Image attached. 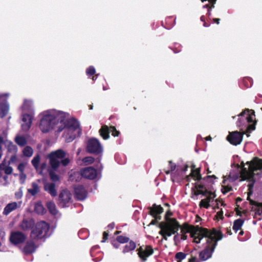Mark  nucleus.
<instances>
[{
	"label": "nucleus",
	"mask_w": 262,
	"mask_h": 262,
	"mask_svg": "<svg viewBox=\"0 0 262 262\" xmlns=\"http://www.w3.org/2000/svg\"><path fill=\"white\" fill-rule=\"evenodd\" d=\"M39 117V127L42 133L53 129L61 132L66 128L63 136L67 142H72L81 134L79 121L67 112L50 109L41 112Z\"/></svg>",
	"instance_id": "obj_1"
},
{
	"label": "nucleus",
	"mask_w": 262,
	"mask_h": 262,
	"mask_svg": "<svg viewBox=\"0 0 262 262\" xmlns=\"http://www.w3.org/2000/svg\"><path fill=\"white\" fill-rule=\"evenodd\" d=\"M262 177V159L255 158L250 162H247L245 164L243 162L241 166L237 165L233 167L228 177H224L223 182L222 191L224 193L231 190V187L227 184L228 181L233 182L238 178H241V181L246 180L248 182L247 200L249 201L252 206L251 209L255 211L256 215L262 214V203L256 202L250 198V195L252 193V188L257 178Z\"/></svg>",
	"instance_id": "obj_2"
},
{
	"label": "nucleus",
	"mask_w": 262,
	"mask_h": 262,
	"mask_svg": "<svg viewBox=\"0 0 262 262\" xmlns=\"http://www.w3.org/2000/svg\"><path fill=\"white\" fill-rule=\"evenodd\" d=\"M187 233H190L193 242L202 244L204 246V249L200 253L199 255L200 258L204 261L211 257L217 241L223 238V234L219 230L214 229L208 230L191 225H185L181 229V233L174 235V241L177 243L186 239Z\"/></svg>",
	"instance_id": "obj_3"
},
{
	"label": "nucleus",
	"mask_w": 262,
	"mask_h": 262,
	"mask_svg": "<svg viewBox=\"0 0 262 262\" xmlns=\"http://www.w3.org/2000/svg\"><path fill=\"white\" fill-rule=\"evenodd\" d=\"M167 215L168 214L165 216V220L161 222L159 224V227L161 229L159 234L165 240L167 239L168 237L175 234L176 233H177V235L181 234L182 227L185 225H188V224H184L181 226L176 219L168 217Z\"/></svg>",
	"instance_id": "obj_4"
},
{
	"label": "nucleus",
	"mask_w": 262,
	"mask_h": 262,
	"mask_svg": "<svg viewBox=\"0 0 262 262\" xmlns=\"http://www.w3.org/2000/svg\"><path fill=\"white\" fill-rule=\"evenodd\" d=\"M237 125L241 127V130H246L247 137L249 133L255 129V118L254 112L253 110H246L238 116Z\"/></svg>",
	"instance_id": "obj_5"
},
{
	"label": "nucleus",
	"mask_w": 262,
	"mask_h": 262,
	"mask_svg": "<svg viewBox=\"0 0 262 262\" xmlns=\"http://www.w3.org/2000/svg\"><path fill=\"white\" fill-rule=\"evenodd\" d=\"M193 186L192 187V193L193 194L198 195L202 194L205 198L202 199L199 204L200 207L208 208L211 206H214V199L216 195L214 192L207 191L206 189L199 181L192 183Z\"/></svg>",
	"instance_id": "obj_6"
},
{
	"label": "nucleus",
	"mask_w": 262,
	"mask_h": 262,
	"mask_svg": "<svg viewBox=\"0 0 262 262\" xmlns=\"http://www.w3.org/2000/svg\"><path fill=\"white\" fill-rule=\"evenodd\" d=\"M49 229V225L43 221L39 222L33 229L31 237L34 239H41L46 236Z\"/></svg>",
	"instance_id": "obj_7"
},
{
	"label": "nucleus",
	"mask_w": 262,
	"mask_h": 262,
	"mask_svg": "<svg viewBox=\"0 0 262 262\" xmlns=\"http://www.w3.org/2000/svg\"><path fill=\"white\" fill-rule=\"evenodd\" d=\"M66 152L61 150L58 149L55 151L52 152L49 156L50 164L52 167L55 169L58 167L60 164V160L64 157Z\"/></svg>",
	"instance_id": "obj_8"
},
{
	"label": "nucleus",
	"mask_w": 262,
	"mask_h": 262,
	"mask_svg": "<svg viewBox=\"0 0 262 262\" xmlns=\"http://www.w3.org/2000/svg\"><path fill=\"white\" fill-rule=\"evenodd\" d=\"M72 195L68 190H62L59 195L58 204L61 207H69L72 203Z\"/></svg>",
	"instance_id": "obj_9"
},
{
	"label": "nucleus",
	"mask_w": 262,
	"mask_h": 262,
	"mask_svg": "<svg viewBox=\"0 0 262 262\" xmlns=\"http://www.w3.org/2000/svg\"><path fill=\"white\" fill-rule=\"evenodd\" d=\"M87 150L90 153L99 154L102 152V147L98 140L91 139L88 141Z\"/></svg>",
	"instance_id": "obj_10"
},
{
	"label": "nucleus",
	"mask_w": 262,
	"mask_h": 262,
	"mask_svg": "<svg viewBox=\"0 0 262 262\" xmlns=\"http://www.w3.org/2000/svg\"><path fill=\"white\" fill-rule=\"evenodd\" d=\"M163 211V209L160 205L154 204L149 208L150 214L155 219L151 221L150 225H155L158 221L161 220L160 214Z\"/></svg>",
	"instance_id": "obj_11"
},
{
	"label": "nucleus",
	"mask_w": 262,
	"mask_h": 262,
	"mask_svg": "<svg viewBox=\"0 0 262 262\" xmlns=\"http://www.w3.org/2000/svg\"><path fill=\"white\" fill-rule=\"evenodd\" d=\"M101 136L105 140L108 139L109 134L112 133V136L114 137L118 136L119 132L116 130L114 126L108 127L106 125H103L99 130Z\"/></svg>",
	"instance_id": "obj_12"
},
{
	"label": "nucleus",
	"mask_w": 262,
	"mask_h": 262,
	"mask_svg": "<svg viewBox=\"0 0 262 262\" xmlns=\"http://www.w3.org/2000/svg\"><path fill=\"white\" fill-rule=\"evenodd\" d=\"M242 133L235 131L230 133L229 135L227 137V140L232 144L237 145L239 144L243 139V135L246 134V132L242 130Z\"/></svg>",
	"instance_id": "obj_13"
},
{
	"label": "nucleus",
	"mask_w": 262,
	"mask_h": 262,
	"mask_svg": "<svg viewBox=\"0 0 262 262\" xmlns=\"http://www.w3.org/2000/svg\"><path fill=\"white\" fill-rule=\"evenodd\" d=\"M137 251L139 257L143 261H146L147 257L151 255L154 252L152 248L150 246H142Z\"/></svg>",
	"instance_id": "obj_14"
},
{
	"label": "nucleus",
	"mask_w": 262,
	"mask_h": 262,
	"mask_svg": "<svg viewBox=\"0 0 262 262\" xmlns=\"http://www.w3.org/2000/svg\"><path fill=\"white\" fill-rule=\"evenodd\" d=\"M81 176L86 179L94 180L98 177L99 173L92 167H88L80 170Z\"/></svg>",
	"instance_id": "obj_15"
},
{
	"label": "nucleus",
	"mask_w": 262,
	"mask_h": 262,
	"mask_svg": "<svg viewBox=\"0 0 262 262\" xmlns=\"http://www.w3.org/2000/svg\"><path fill=\"white\" fill-rule=\"evenodd\" d=\"M26 238V235L20 231L12 232L10 236V241L14 245H18L23 243Z\"/></svg>",
	"instance_id": "obj_16"
},
{
	"label": "nucleus",
	"mask_w": 262,
	"mask_h": 262,
	"mask_svg": "<svg viewBox=\"0 0 262 262\" xmlns=\"http://www.w3.org/2000/svg\"><path fill=\"white\" fill-rule=\"evenodd\" d=\"M33 116V114H28L26 113H24L21 119V126L24 130H27L30 128L32 124Z\"/></svg>",
	"instance_id": "obj_17"
},
{
	"label": "nucleus",
	"mask_w": 262,
	"mask_h": 262,
	"mask_svg": "<svg viewBox=\"0 0 262 262\" xmlns=\"http://www.w3.org/2000/svg\"><path fill=\"white\" fill-rule=\"evenodd\" d=\"M21 203L20 202L18 203L16 202H12L7 205V206L4 208L3 211V214L7 215L12 211L15 210L17 208L19 207L21 205Z\"/></svg>",
	"instance_id": "obj_18"
},
{
	"label": "nucleus",
	"mask_w": 262,
	"mask_h": 262,
	"mask_svg": "<svg viewBox=\"0 0 262 262\" xmlns=\"http://www.w3.org/2000/svg\"><path fill=\"white\" fill-rule=\"evenodd\" d=\"M23 113L29 112L34 114L33 103L31 100H25L21 106Z\"/></svg>",
	"instance_id": "obj_19"
},
{
	"label": "nucleus",
	"mask_w": 262,
	"mask_h": 262,
	"mask_svg": "<svg viewBox=\"0 0 262 262\" xmlns=\"http://www.w3.org/2000/svg\"><path fill=\"white\" fill-rule=\"evenodd\" d=\"M34 224V222L32 219H25L20 224L19 227L23 230H28L31 229Z\"/></svg>",
	"instance_id": "obj_20"
},
{
	"label": "nucleus",
	"mask_w": 262,
	"mask_h": 262,
	"mask_svg": "<svg viewBox=\"0 0 262 262\" xmlns=\"http://www.w3.org/2000/svg\"><path fill=\"white\" fill-rule=\"evenodd\" d=\"M75 194L80 200H84L86 196V192L84 188L81 186H78L75 189Z\"/></svg>",
	"instance_id": "obj_21"
},
{
	"label": "nucleus",
	"mask_w": 262,
	"mask_h": 262,
	"mask_svg": "<svg viewBox=\"0 0 262 262\" xmlns=\"http://www.w3.org/2000/svg\"><path fill=\"white\" fill-rule=\"evenodd\" d=\"M44 189L53 196H55L57 195V191L55 189V185L54 183H46L44 186Z\"/></svg>",
	"instance_id": "obj_22"
},
{
	"label": "nucleus",
	"mask_w": 262,
	"mask_h": 262,
	"mask_svg": "<svg viewBox=\"0 0 262 262\" xmlns=\"http://www.w3.org/2000/svg\"><path fill=\"white\" fill-rule=\"evenodd\" d=\"M191 178H192L194 181L199 180L201 179L199 168H196L195 169H191V172L190 174L186 178L187 181H190Z\"/></svg>",
	"instance_id": "obj_23"
},
{
	"label": "nucleus",
	"mask_w": 262,
	"mask_h": 262,
	"mask_svg": "<svg viewBox=\"0 0 262 262\" xmlns=\"http://www.w3.org/2000/svg\"><path fill=\"white\" fill-rule=\"evenodd\" d=\"M5 145L6 147L7 148L8 152H11L13 154H15L16 153L17 151V148L14 144L12 143V142L7 139L5 141Z\"/></svg>",
	"instance_id": "obj_24"
},
{
	"label": "nucleus",
	"mask_w": 262,
	"mask_h": 262,
	"mask_svg": "<svg viewBox=\"0 0 262 262\" xmlns=\"http://www.w3.org/2000/svg\"><path fill=\"white\" fill-rule=\"evenodd\" d=\"M9 111V104L7 102L0 103V117L3 118L8 113Z\"/></svg>",
	"instance_id": "obj_25"
},
{
	"label": "nucleus",
	"mask_w": 262,
	"mask_h": 262,
	"mask_svg": "<svg viewBox=\"0 0 262 262\" xmlns=\"http://www.w3.org/2000/svg\"><path fill=\"white\" fill-rule=\"evenodd\" d=\"M47 207L51 214L53 215H57L58 214V210L54 202L51 201L48 202L47 204Z\"/></svg>",
	"instance_id": "obj_26"
},
{
	"label": "nucleus",
	"mask_w": 262,
	"mask_h": 262,
	"mask_svg": "<svg viewBox=\"0 0 262 262\" xmlns=\"http://www.w3.org/2000/svg\"><path fill=\"white\" fill-rule=\"evenodd\" d=\"M35 246L32 242H28L24 248V251L26 254L33 252L35 250Z\"/></svg>",
	"instance_id": "obj_27"
},
{
	"label": "nucleus",
	"mask_w": 262,
	"mask_h": 262,
	"mask_svg": "<svg viewBox=\"0 0 262 262\" xmlns=\"http://www.w3.org/2000/svg\"><path fill=\"white\" fill-rule=\"evenodd\" d=\"M28 191L32 195H36L39 191L38 185L35 182L32 183L31 188L28 189Z\"/></svg>",
	"instance_id": "obj_28"
},
{
	"label": "nucleus",
	"mask_w": 262,
	"mask_h": 262,
	"mask_svg": "<svg viewBox=\"0 0 262 262\" xmlns=\"http://www.w3.org/2000/svg\"><path fill=\"white\" fill-rule=\"evenodd\" d=\"M4 170L5 173L7 174H11L13 172L12 167L6 165L4 162H3V163L0 164V170Z\"/></svg>",
	"instance_id": "obj_29"
},
{
	"label": "nucleus",
	"mask_w": 262,
	"mask_h": 262,
	"mask_svg": "<svg viewBox=\"0 0 262 262\" xmlns=\"http://www.w3.org/2000/svg\"><path fill=\"white\" fill-rule=\"evenodd\" d=\"M136 248V244L132 241H130L128 244L125 245L123 253H126L131 251L134 250Z\"/></svg>",
	"instance_id": "obj_30"
},
{
	"label": "nucleus",
	"mask_w": 262,
	"mask_h": 262,
	"mask_svg": "<svg viewBox=\"0 0 262 262\" xmlns=\"http://www.w3.org/2000/svg\"><path fill=\"white\" fill-rule=\"evenodd\" d=\"M34 211L38 214H43L45 209L40 202H37L35 204Z\"/></svg>",
	"instance_id": "obj_31"
},
{
	"label": "nucleus",
	"mask_w": 262,
	"mask_h": 262,
	"mask_svg": "<svg viewBox=\"0 0 262 262\" xmlns=\"http://www.w3.org/2000/svg\"><path fill=\"white\" fill-rule=\"evenodd\" d=\"M243 223L244 221L241 219H238L235 220L233 223V229L235 232H237L241 228L242 226L243 225Z\"/></svg>",
	"instance_id": "obj_32"
},
{
	"label": "nucleus",
	"mask_w": 262,
	"mask_h": 262,
	"mask_svg": "<svg viewBox=\"0 0 262 262\" xmlns=\"http://www.w3.org/2000/svg\"><path fill=\"white\" fill-rule=\"evenodd\" d=\"M33 153V149L30 146L26 147L23 150V154L25 156L30 157Z\"/></svg>",
	"instance_id": "obj_33"
},
{
	"label": "nucleus",
	"mask_w": 262,
	"mask_h": 262,
	"mask_svg": "<svg viewBox=\"0 0 262 262\" xmlns=\"http://www.w3.org/2000/svg\"><path fill=\"white\" fill-rule=\"evenodd\" d=\"M15 141L19 146H24L26 144L25 138L22 136H17L15 139Z\"/></svg>",
	"instance_id": "obj_34"
},
{
	"label": "nucleus",
	"mask_w": 262,
	"mask_h": 262,
	"mask_svg": "<svg viewBox=\"0 0 262 262\" xmlns=\"http://www.w3.org/2000/svg\"><path fill=\"white\" fill-rule=\"evenodd\" d=\"M94 161V159L92 157H86L82 159V162L84 165L91 164Z\"/></svg>",
	"instance_id": "obj_35"
},
{
	"label": "nucleus",
	"mask_w": 262,
	"mask_h": 262,
	"mask_svg": "<svg viewBox=\"0 0 262 262\" xmlns=\"http://www.w3.org/2000/svg\"><path fill=\"white\" fill-rule=\"evenodd\" d=\"M39 161L40 157L39 156H35L31 161L32 165L36 169H37V167H38Z\"/></svg>",
	"instance_id": "obj_36"
},
{
	"label": "nucleus",
	"mask_w": 262,
	"mask_h": 262,
	"mask_svg": "<svg viewBox=\"0 0 262 262\" xmlns=\"http://www.w3.org/2000/svg\"><path fill=\"white\" fill-rule=\"evenodd\" d=\"M95 69L93 66H90L86 70V73L88 76H92L95 73Z\"/></svg>",
	"instance_id": "obj_37"
},
{
	"label": "nucleus",
	"mask_w": 262,
	"mask_h": 262,
	"mask_svg": "<svg viewBox=\"0 0 262 262\" xmlns=\"http://www.w3.org/2000/svg\"><path fill=\"white\" fill-rule=\"evenodd\" d=\"M117 240L119 243L124 244L127 243L128 241L129 238L125 236H119L117 237Z\"/></svg>",
	"instance_id": "obj_38"
},
{
	"label": "nucleus",
	"mask_w": 262,
	"mask_h": 262,
	"mask_svg": "<svg viewBox=\"0 0 262 262\" xmlns=\"http://www.w3.org/2000/svg\"><path fill=\"white\" fill-rule=\"evenodd\" d=\"M185 254L182 252H178L176 255V258L178 260V262H180L181 260L185 258Z\"/></svg>",
	"instance_id": "obj_39"
},
{
	"label": "nucleus",
	"mask_w": 262,
	"mask_h": 262,
	"mask_svg": "<svg viewBox=\"0 0 262 262\" xmlns=\"http://www.w3.org/2000/svg\"><path fill=\"white\" fill-rule=\"evenodd\" d=\"M50 176L51 180L53 181L56 182L59 180V176L55 174L53 171H50Z\"/></svg>",
	"instance_id": "obj_40"
},
{
	"label": "nucleus",
	"mask_w": 262,
	"mask_h": 262,
	"mask_svg": "<svg viewBox=\"0 0 262 262\" xmlns=\"http://www.w3.org/2000/svg\"><path fill=\"white\" fill-rule=\"evenodd\" d=\"M213 203H214V206H211L213 208H219L220 205L222 206L224 205V204L222 202L218 200L217 199H215V200L214 199Z\"/></svg>",
	"instance_id": "obj_41"
},
{
	"label": "nucleus",
	"mask_w": 262,
	"mask_h": 262,
	"mask_svg": "<svg viewBox=\"0 0 262 262\" xmlns=\"http://www.w3.org/2000/svg\"><path fill=\"white\" fill-rule=\"evenodd\" d=\"M25 166H26V163H21L18 165V166L17 167V169L22 173H23V172L25 170Z\"/></svg>",
	"instance_id": "obj_42"
},
{
	"label": "nucleus",
	"mask_w": 262,
	"mask_h": 262,
	"mask_svg": "<svg viewBox=\"0 0 262 262\" xmlns=\"http://www.w3.org/2000/svg\"><path fill=\"white\" fill-rule=\"evenodd\" d=\"M215 217L216 220H220L223 219V212L222 210L217 212Z\"/></svg>",
	"instance_id": "obj_43"
},
{
	"label": "nucleus",
	"mask_w": 262,
	"mask_h": 262,
	"mask_svg": "<svg viewBox=\"0 0 262 262\" xmlns=\"http://www.w3.org/2000/svg\"><path fill=\"white\" fill-rule=\"evenodd\" d=\"M9 96L8 93H0V101L5 100V99L7 98Z\"/></svg>",
	"instance_id": "obj_44"
},
{
	"label": "nucleus",
	"mask_w": 262,
	"mask_h": 262,
	"mask_svg": "<svg viewBox=\"0 0 262 262\" xmlns=\"http://www.w3.org/2000/svg\"><path fill=\"white\" fill-rule=\"evenodd\" d=\"M17 160V157L15 155H13L11 156L9 161V163L10 164V163H13L14 162H15Z\"/></svg>",
	"instance_id": "obj_45"
},
{
	"label": "nucleus",
	"mask_w": 262,
	"mask_h": 262,
	"mask_svg": "<svg viewBox=\"0 0 262 262\" xmlns=\"http://www.w3.org/2000/svg\"><path fill=\"white\" fill-rule=\"evenodd\" d=\"M70 162V160L68 158H65L61 161V163L63 166H66Z\"/></svg>",
	"instance_id": "obj_46"
},
{
	"label": "nucleus",
	"mask_w": 262,
	"mask_h": 262,
	"mask_svg": "<svg viewBox=\"0 0 262 262\" xmlns=\"http://www.w3.org/2000/svg\"><path fill=\"white\" fill-rule=\"evenodd\" d=\"M2 179L3 180V182H2L1 184L3 185H6L7 183L8 177L7 176H3L2 177Z\"/></svg>",
	"instance_id": "obj_47"
},
{
	"label": "nucleus",
	"mask_w": 262,
	"mask_h": 262,
	"mask_svg": "<svg viewBox=\"0 0 262 262\" xmlns=\"http://www.w3.org/2000/svg\"><path fill=\"white\" fill-rule=\"evenodd\" d=\"M7 139L5 138H2L0 136V150L2 149V145L3 143L5 144V141Z\"/></svg>",
	"instance_id": "obj_48"
},
{
	"label": "nucleus",
	"mask_w": 262,
	"mask_h": 262,
	"mask_svg": "<svg viewBox=\"0 0 262 262\" xmlns=\"http://www.w3.org/2000/svg\"><path fill=\"white\" fill-rule=\"evenodd\" d=\"M169 166L171 171L173 170L176 168V165L171 162H169Z\"/></svg>",
	"instance_id": "obj_49"
},
{
	"label": "nucleus",
	"mask_w": 262,
	"mask_h": 262,
	"mask_svg": "<svg viewBox=\"0 0 262 262\" xmlns=\"http://www.w3.org/2000/svg\"><path fill=\"white\" fill-rule=\"evenodd\" d=\"M103 235V239L102 240V242H104L107 237L108 234L106 232H104Z\"/></svg>",
	"instance_id": "obj_50"
},
{
	"label": "nucleus",
	"mask_w": 262,
	"mask_h": 262,
	"mask_svg": "<svg viewBox=\"0 0 262 262\" xmlns=\"http://www.w3.org/2000/svg\"><path fill=\"white\" fill-rule=\"evenodd\" d=\"M189 262H198V261L195 257H192L189 260Z\"/></svg>",
	"instance_id": "obj_51"
},
{
	"label": "nucleus",
	"mask_w": 262,
	"mask_h": 262,
	"mask_svg": "<svg viewBox=\"0 0 262 262\" xmlns=\"http://www.w3.org/2000/svg\"><path fill=\"white\" fill-rule=\"evenodd\" d=\"M113 245L115 248H118L119 247V245L116 242H113Z\"/></svg>",
	"instance_id": "obj_52"
},
{
	"label": "nucleus",
	"mask_w": 262,
	"mask_h": 262,
	"mask_svg": "<svg viewBox=\"0 0 262 262\" xmlns=\"http://www.w3.org/2000/svg\"><path fill=\"white\" fill-rule=\"evenodd\" d=\"M213 21L217 24H219L220 23V19L219 18H214Z\"/></svg>",
	"instance_id": "obj_53"
},
{
	"label": "nucleus",
	"mask_w": 262,
	"mask_h": 262,
	"mask_svg": "<svg viewBox=\"0 0 262 262\" xmlns=\"http://www.w3.org/2000/svg\"><path fill=\"white\" fill-rule=\"evenodd\" d=\"M236 214L238 215H239V216H242V212H241L238 209H236Z\"/></svg>",
	"instance_id": "obj_54"
},
{
	"label": "nucleus",
	"mask_w": 262,
	"mask_h": 262,
	"mask_svg": "<svg viewBox=\"0 0 262 262\" xmlns=\"http://www.w3.org/2000/svg\"><path fill=\"white\" fill-rule=\"evenodd\" d=\"M206 140L207 141H211L212 138L210 136H208L205 138Z\"/></svg>",
	"instance_id": "obj_55"
},
{
	"label": "nucleus",
	"mask_w": 262,
	"mask_h": 262,
	"mask_svg": "<svg viewBox=\"0 0 262 262\" xmlns=\"http://www.w3.org/2000/svg\"><path fill=\"white\" fill-rule=\"evenodd\" d=\"M97 77H98V75H96L95 76H94L92 77V80L93 81H95L97 78Z\"/></svg>",
	"instance_id": "obj_56"
},
{
	"label": "nucleus",
	"mask_w": 262,
	"mask_h": 262,
	"mask_svg": "<svg viewBox=\"0 0 262 262\" xmlns=\"http://www.w3.org/2000/svg\"><path fill=\"white\" fill-rule=\"evenodd\" d=\"M114 227V225L113 224H110L109 226H108V227L109 228H111V229H113Z\"/></svg>",
	"instance_id": "obj_57"
},
{
	"label": "nucleus",
	"mask_w": 262,
	"mask_h": 262,
	"mask_svg": "<svg viewBox=\"0 0 262 262\" xmlns=\"http://www.w3.org/2000/svg\"><path fill=\"white\" fill-rule=\"evenodd\" d=\"M243 234H244V232H243V231H240V232H239V234L240 235H243Z\"/></svg>",
	"instance_id": "obj_58"
},
{
	"label": "nucleus",
	"mask_w": 262,
	"mask_h": 262,
	"mask_svg": "<svg viewBox=\"0 0 262 262\" xmlns=\"http://www.w3.org/2000/svg\"><path fill=\"white\" fill-rule=\"evenodd\" d=\"M209 7V5H206L203 6V8H208Z\"/></svg>",
	"instance_id": "obj_59"
},
{
	"label": "nucleus",
	"mask_w": 262,
	"mask_h": 262,
	"mask_svg": "<svg viewBox=\"0 0 262 262\" xmlns=\"http://www.w3.org/2000/svg\"><path fill=\"white\" fill-rule=\"evenodd\" d=\"M204 16H202V17H201V20L203 21V20H204Z\"/></svg>",
	"instance_id": "obj_60"
},
{
	"label": "nucleus",
	"mask_w": 262,
	"mask_h": 262,
	"mask_svg": "<svg viewBox=\"0 0 262 262\" xmlns=\"http://www.w3.org/2000/svg\"><path fill=\"white\" fill-rule=\"evenodd\" d=\"M241 200H241V199H240V198H237V201H241Z\"/></svg>",
	"instance_id": "obj_61"
},
{
	"label": "nucleus",
	"mask_w": 262,
	"mask_h": 262,
	"mask_svg": "<svg viewBox=\"0 0 262 262\" xmlns=\"http://www.w3.org/2000/svg\"><path fill=\"white\" fill-rule=\"evenodd\" d=\"M2 154L1 153V152H0V159L2 158Z\"/></svg>",
	"instance_id": "obj_62"
},
{
	"label": "nucleus",
	"mask_w": 262,
	"mask_h": 262,
	"mask_svg": "<svg viewBox=\"0 0 262 262\" xmlns=\"http://www.w3.org/2000/svg\"><path fill=\"white\" fill-rule=\"evenodd\" d=\"M90 108L91 110H92V109L93 108V106L91 105V106H90Z\"/></svg>",
	"instance_id": "obj_63"
},
{
	"label": "nucleus",
	"mask_w": 262,
	"mask_h": 262,
	"mask_svg": "<svg viewBox=\"0 0 262 262\" xmlns=\"http://www.w3.org/2000/svg\"><path fill=\"white\" fill-rule=\"evenodd\" d=\"M187 168V166H186L185 169H184V170H186Z\"/></svg>",
	"instance_id": "obj_64"
}]
</instances>
